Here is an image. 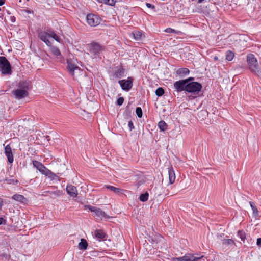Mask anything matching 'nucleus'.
<instances>
[{"mask_svg": "<svg viewBox=\"0 0 261 261\" xmlns=\"http://www.w3.org/2000/svg\"><path fill=\"white\" fill-rule=\"evenodd\" d=\"M38 37L48 46H51L52 44V43L48 39L49 37L53 38L58 42H60L59 36L53 31L50 30H48L47 31H39Z\"/></svg>", "mask_w": 261, "mask_h": 261, "instance_id": "f257e3e1", "label": "nucleus"}, {"mask_svg": "<svg viewBox=\"0 0 261 261\" xmlns=\"http://www.w3.org/2000/svg\"><path fill=\"white\" fill-rule=\"evenodd\" d=\"M247 62L249 69L252 72L260 76L261 75V69L258 64V61L254 55L249 54L247 56Z\"/></svg>", "mask_w": 261, "mask_h": 261, "instance_id": "f03ea898", "label": "nucleus"}, {"mask_svg": "<svg viewBox=\"0 0 261 261\" xmlns=\"http://www.w3.org/2000/svg\"><path fill=\"white\" fill-rule=\"evenodd\" d=\"M33 165L42 174L48 176L51 179H55L56 175L50 170L44 166L42 163L38 161H33Z\"/></svg>", "mask_w": 261, "mask_h": 261, "instance_id": "7ed1b4c3", "label": "nucleus"}, {"mask_svg": "<svg viewBox=\"0 0 261 261\" xmlns=\"http://www.w3.org/2000/svg\"><path fill=\"white\" fill-rule=\"evenodd\" d=\"M0 71L2 74L6 75L12 73L10 63L6 58L3 56H0Z\"/></svg>", "mask_w": 261, "mask_h": 261, "instance_id": "20e7f679", "label": "nucleus"}, {"mask_svg": "<svg viewBox=\"0 0 261 261\" xmlns=\"http://www.w3.org/2000/svg\"><path fill=\"white\" fill-rule=\"evenodd\" d=\"M202 86L201 84L197 82H192L186 85V91L191 93H198L201 91Z\"/></svg>", "mask_w": 261, "mask_h": 261, "instance_id": "39448f33", "label": "nucleus"}, {"mask_svg": "<svg viewBox=\"0 0 261 261\" xmlns=\"http://www.w3.org/2000/svg\"><path fill=\"white\" fill-rule=\"evenodd\" d=\"M203 257L202 255L198 254H186L184 256L180 257L173 258V261H198Z\"/></svg>", "mask_w": 261, "mask_h": 261, "instance_id": "423d86ee", "label": "nucleus"}, {"mask_svg": "<svg viewBox=\"0 0 261 261\" xmlns=\"http://www.w3.org/2000/svg\"><path fill=\"white\" fill-rule=\"evenodd\" d=\"M86 208H88L91 212L94 213V216L100 219H107L109 216L100 208L90 205H85Z\"/></svg>", "mask_w": 261, "mask_h": 261, "instance_id": "0eeeda50", "label": "nucleus"}, {"mask_svg": "<svg viewBox=\"0 0 261 261\" xmlns=\"http://www.w3.org/2000/svg\"><path fill=\"white\" fill-rule=\"evenodd\" d=\"M87 22L91 27H96L101 22V18L97 15L93 14H89L86 17Z\"/></svg>", "mask_w": 261, "mask_h": 261, "instance_id": "6e6552de", "label": "nucleus"}, {"mask_svg": "<svg viewBox=\"0 0 261 261\" xmlns=\"http://www.w3.org/2000/svg\"><path fill=\"white\" fill-rule=\"evenodd\" d=\"M134 79L132 77H127V80H122L118 81L122 90L128 91L133 87Z\"/></svg>", "mask_w": 261, "mask_h": 261, "instance_id": "1a4fd4ad", "label": "nucleus"}, {"mask_svg": "<svg viewBox=\"0 0 261 261\" xmlns=\"http://www.w3.org/2000/svg\"><path fill=\"white\" fill-rule=\"evenodd\" d=\"M103 49L104 47L97 43L92 42L90 44V52L94 57L98 56Z\"/></svg>", "mask_w": 261, "mask_h": 261, "instance_id": "9d476101", "label": "nucleus"}, {"mask_svg": "<svg viewBox=\"0 0 261 261\" xmlns=\"http://www.w3.org/2000/svg\"><path fill=\"white\" fill-rule=\"evenodd\" d=\"M188 80H181L176 81L173 84V88L177 92L186 91V85Z\"/></svg>", "mask_w": 261, "mask_h": 261, "instance_id": "9b49d317", "label": "nucleus"}, {"mask_svg": "<svg viewBox=\"0 0 261 261\" xmlns=\"http://www.w3.org/2000/svg\"><path fill=\"white\" fill-rule=\"evenodd\" d=\"M66 192L71 197L75 198L77 197L78 192L76 188L70 184H68L66 186Z\"/></svg>", "mask_w": 261, "mask_h": 261, "instance_id": "f8f14e48", "label": "nucleus"}, {"mask_svg": "<svg viewBox=\"0 0 261 261\" xmlns=\"http://www.w3.org/2000/svg\"><path fill=\"white\" fill-rule=\"evenodd\" d=\"M4 153L8 159V162L10 163H12L14 161V158L10 145H7L5 147Z\"/></svg>", "mask_w": 261, "mask_h": 261, "instance_id": "ddd939ff", "label": "nucleus"}, {"mask_svg": "<svg viewBox=\"0 0 261 261\" xmlns=\"http://www.w3.org/2000/svg\"><path fill=\"white\" fill-rule=\"evenodd\" d=\"M124 69L121 66H117L114 68L113 76L115 78L120 79L124 76Z\"/></svg>", "mask_w": 261, "mask_h": 261, "instance_id": "4468645a", "label": "nucleus"}, {"mask_svg": "<svg viewBox=\"0 0 261 261\" xmlns=\"http://www.w3.org/2000/svg\"><path fill=\"white\" fill-rule=\"evenodd\" d=\"M13 94L16 98L20 99L28 96V92L24 89H16L13 91Z\"/></svg>", "mask_w": 261, "mask_h": 261, "instance_id": "2eb2a0df", "label": "nucleus"}, {"mask_svg": "<svg viewBox=\"0 0 261 261\" xmlns=\"http://www.w3.org/2000/svg\"><path fill=\"white\" fill-rule=\"evenodd\" d=\"M67 69L69 71L70 73L71 74L72 76H74V71L75 70H80V68L77 66L76 65L72 64L71 62L69 61H67Z\"/></svg>", "mask_w": 261, "mask_h": 261, "instance_id": "dca6fc26", "label": "nucleus"}, {"mask_svg": "<svg viewBox=\"0 0 261 261\" xmlns=\"http://www.w3.org/2000/svg\"><path fill=\"white\" fill-rule=\"evenodd\" d=\"M168 170L169 176V184L171 185L173 184L175 180V174L172 167L168 168Z\"/></svg>", "mask_w": 261, "mask_h": 261, "instance_id": "f3484780", "label": "nucleus"}, {"mask_svg": "<svg viewBox=\"0 0 261 261\" xmlns=\"http://www.w3.org/2000/svg\"><path fill=\"white\" fill-rule=\"evenodd\" d=\"M93 235L99 240L103 239L106 236V234L101 229H96L94 232Z\"/></svg>", "mask_w": 261, "mask_h": 261, "instance_id": "a211bd4d", "label": "nucleus"}, {"mask_svg": "<svg viewBox=\"0 0 261 261\" xmlns=\"http://www.w3.org/2000/svg\"><path fill=\"white\" fill-rule=\"evenodd\" d=\"M132 35H133L134 38L136 40H142L145 37L144 34L140 31L136 30L133 31L132 32Z\"/></svg>", "mask_w": 261, "mask_h": 261, "instance_id": "6ab92c4d", "label": "nucleus"}, {"mask_svg": "<svg viewBox=\"0 0 261 261\" xmlns=\"http://www.w3.org/2000/svg\"><path fill=\"white\" fill-rule=\"evenodd\" d=\"M190 71L187 68H181L176 71V74L180 77H182L189 74Z\"/></svg>", "mask_w": 261, "mask_h": 261, "instance_id": "aec40b11", "label": "nucleus"}, {"mask_svg": "<svg viewBox=\"0 0 261 261\" xmlns=\"http://www.w3.org/2000/svg\"><path fill=\"white\" fill-rule=\"evenodd\" d=\"M88 247V243L84 239H81V242L79 243L78 247L80 250H85Z\"/></svg>", "mask_w": 261, "mask_h": 261, "instance_id": "412c9836", "label": "nucleus"}, {"mask_svg": "<svg viewBox=\"0 0 261 261\" xmlns=\"http://www.w3.org/2000/svg\"><path fill=\"white\" fill-rule=\"evenodd\" d=\"M12 198L13 199L21 203H23L25 200V198L23 195L20 194H15Z\"/></svg>", "mask_w": 261, "mask_h": 261, "instance_id": "4be33fe9", "label": "nucleus"}, {"mask_svg": "<svg viewBox=\"0 0 261 261\" xmlns=\"http://www.w3.org/2000/svg\"><path fill=\"white\" fill-rule=\"evenodd\" d=\"M99 3H103L106 5H108L111 6H114L115 5V0H96Z\"/></svg>", "mask_w": 261, "mask_h": 261, "instance_id": "5701e85b", "label": "nucleus"}, {"mask_svg": "<svg viewBox=\"0 0 261 261\" xmlns=\"http://www.w3.org/2000/svg\"><path fill=\"white\" fill-rule=\"evenodd\" d=\"M165 32L168 33H175L177 35H182L184 34L182 32L180 31L175 30L170 28L166 29L165 30Z\"/></svg>", "mask_w": 261, "mask_h": 261, "instance_id": "b1692460", "label": "nucleus"}, {"mask_svg": "<svg viewBox=\"0 0 261 261\" xmlns=\"http://www.w3.org/2000/svg\"><path fill=\"white\" fill-rule=\"evenodd\" d=\"M48 193L50 196H55L56 197H59L62 195V191L60 190H56V191H48L46 192Z\"/></svg>", "mask_w": 261, "mask_h": 261, "instance_id": "393cba45", "label": "nucleus"}, {"mask_svg": "<svg viewBox=\"0 0 261 261\" xmlns=\"http://www.w3.org/2000/svg\"><path fill=\"white\" fill-rule=\"evenodd\" d=\"M106 187L110 190L113 191L115 193H119L122 191V190L120 188H116L110 185H106Z\"/></svg>", "mask_w": 261, "mask_h": 261, "instance_id": "a878e982", "label": "nucleus"}, {"mask_svg": "<svg viewBox=\"0 0 261 261\" xmlns=\"http://www.w3.org/2000/svg\"><path fill=\"white\" fill-rule=\"evenodd\" d=\"M234 57V54L233 52L228 50L226 52V59L229 61H231L233 60Z\"/></svg>", "mask_w": 261, "mask_h": 261, "instance_id": "bb28decb", "label": "nucleus"}, {"mask_svg": "<svg viewBox=\"0 0 261 261\" xmlns=\"http://www.w3.org/2000/svg\"><path fill=\"white\" fill-rule=\"evenodd\" d=\"M158 127L161 131L163 132L167 129V125L165 121L162 120L159 122Z\"/></svg>", "mask_w": 261, "mask_h": 261, "instance_id": "cd10ccee", "label": "nucleus"}, {"mask_svg": "<svg viewBox=\"0 0 261 261\" xmlns=\"http://www.w3.org/2000/svg\"><path fill=\"white\" fill-rule=\"evenodd\" d=\"M223 245L228 246L229 245L234 244V242L232 239H224L222 242Z\"/></svg>", "mask_w": 261, "mask_h": 261, "instance_id": "c85d7f7f", "label": "nucleus"}, {"mask_svg": "<svg viewBox=\"0 0 261 261\" xmlns=\"http://www.w3.org/2000/svg\"><path fill=\"white\" fill-rule=\"evenodd\" d=\"M149 197V194L147 192L140 195L139 199L141 201L145 202L147 201Z\"/></svg>", "mask_w": 261, "mask_h": 261, "instance_id": "c756f323", "label": "nucleus"}, {"mask_svg": "<svg viewBox=\"0 0 261 261\" xmlns=\"http://www.w3.org/2000/svg\"><path fill=\"white\" fill-rule=\"evenodd\" d=\"M238 236L241 239V240L244 242L246 239V233L243 230H239L238 231Z\"/></svg>", "mask_w": 261, "mask_h": 261, "instance_id": "7c9ffc66", "label": "nucleus"}, {"mask_svg": "<svg viewBox=\"0 0 261 261\" xmlns=\"http://www.w3.org/2000/svg\"><path fill=\"white\" fill-rule=\"evenodd\" d=\"M51 51L52 53L56 56H58L61 55V52L59 49L56 46H53L51 48Z\"/></svg>", "mask_w": 261, "mask_h": 261, "instance_id": "2f4dec72", "label": "nucleus"}, {"mask_svg": "<svg viewBox=\"0 0 261 261\" xmlns=\"http://www.w3.org/2000/svg\"><path fill=\"white\" fill-rule=\"evenodd\" d=\"M5 181L8 184H12L13 185H15L18 182L17 180H15L11 178H6Z\"/></svg>", "mask_w": 261, "mask_h": 261, "instance_id": "473e14b6", "label": "nucleus"}, {"mask_svg": "<svg viewBox=\"0 0 261 261\" xmlns=\"http://www.w3.org/2000/svg\"><path fill=\"white\" fill-rule=\"evenodd\" d=\"M155 94L158 96H161L164 94V90L162 88L159 87L155 90Z\"/></svg>", "mask_w": 261, "mask_h": 261, "instance_id": "72a5a7b5", "label": "nucleus"}, {"mask_svg": "<svg viewBox=\"0 0 261 261\" xmlns=\"http://www.w3.org/2000/svg\"><path fill=\"white\" fill-rule=\"evenodd\" d=\"M136 113L139 118L142 117V110L140 107H137L136 109Z\"/></svg>", "mask_w": 261, "mask_h": 261, "instance_id": "f704fd0d", "label": "nucleus"}, {"mask_svg": "<svg viewBox=\"0 0 261 261\" xmlns=\"http://www.w3.org/2000/svg\"><path fill=\"white\" fill-rule=\"evenodd\" d=\"M250 206L253 211L254 214H257L258 210L257 208L254 206L253 203L250 202Z\"/></svg>", "mask_w": 261, "mask_h": 261, "instance_id": "c9c22d12", "label": "nucleus"}, {"mask_svg": "<svg viewBox=\"0 0 261 261\" xmlns=\"http://www.w3.org/2000/svg\"><path fill=\"white\" fill-rule=\"evenodd\" d=\"M123 102H124V98H123V97H120L118 98V99L117 100V104L118 106H120L122 105Z\"/></svg>", "mask_w": 261, "mask_h": 261, "instance_id": "e433bc0d", "label": "nucleus"}, {"mask_svg": "<svg viewBox=\"0 0 261 261\" xmlns=\"http://www.w3.org/2000/svg\"><path fill=\"white\" fill-rule=\"evenodd\" d=\"M196 11L198 13H202L204 12V10L203 9L202 6H198L196 7Z\"/></svg>", "mask_w": 261, "mask_h": 261, "instance_id": "4c0bfd02", "label": "nucleus"}, {"mask_svg": "<svg viewBox=\"0 0 261 261\" xmlns=\"http://www.w3.org/2000/svg\"><path fill=\"white\" fill-rule=\"evenodd\" d=\"M128 126L130 131H132L134 128V124L132 121L128 122Z\"/></svg>", "mask_w": 261, "mask_h": 261, "instance_id": "58836bf2", "label": "nucleus"}, {"mask_svg": "<svg viewBox=\"0 0 261 261\" xmlns=\"http://www.w3.org/2000/svg\"><path fill=\"white\" fill-rule=\"evenodd\" d=\"M146 5L147 7L148 8H151L152 9H154L155 8V6L150 3H146Z\"/></svg>", "mask_w": 261, "mask_h": 261, "instance_id": "ea45409f", "label": "nucleus"}, {"mask_svg": "<svg viewBox=\"0 0 261 261\" xmlns=\"http://www.w3.org/2000/svg\"><path fill=\"white\" fill-rule=\"evenodd\" d=\"M207 114V111H200V112H199L198 113V116H199L200 115H206Z\"/></svg>", "mask_w": 261, "mask_h": 261, "instance_id": "a19ab883", "label": "nucleus"}, {"mask_svg": "<svg viewBox=\"0 0 261 261\" xmlns=\"http://www.w3.org/2000/svg\"><path fill=\"white\" fill-rule=\"evenodd\" d=\"M256 244L258 246L261 247V238H258L257 239Z\"/></svg>", "mask_w": 261, "mask_h": 261, "instance_id": "79ce46f5", "label": "nucleus"}, {"mask_svg": "<svg viewBox=\"0 0 261 261\" xmlns=\"http://www.w3.org/2000/svg\"><path fill=\"white\" fill-rule=\"evenodd\" d=\"M24 11L27 13H28V14H31V13H33V11L30 10H25Z\"/></svg>", "mask_w": 261, "mask_h": 261, "instance_id": "37998d69", "label": "nucleus"}, {"mask_svg": "<svg viewBox=\"0 0 261 261\" xmlns=\"http://www.w3.org/2000/svg\"><path fill=\"white\" fill-rule=\"evenodd\" d=\"M3 205V200L0 198V210H1L2 208V205Z\"/></svg>", "mask_w": 261, "mask_h": 261, "instance_id": "c03bdc74", "label": "nucleus"}, {"mask_svg": "<svg viewBox=\"0 0 261 261\" xmlns=\"http://www.w3.org/2000/svg\"><path fill=\"white\" fill-rule=\"evenodd\" d=\"M193 79H194L193 77H189V78L186 79V80H188L187 83H190L189 82L190 81H191V80H192Z\"/></svg>", "mask_w": 261, "mask_h": 261, "instance_id": "a18cd8bd", "label": "nucleus"}, {"mask_svg": "<svg viewBox=\"0 0 261 261\" xmlns=\"http://www.w3.org/2000/svg\"><path fill=\"white\" fill-rule=\"evenodd\" d=\"M5 3V0H0V6L3 5Z\"/></svg>", "mask_w": 261, "mask_h": 261, "instance_id": "49530a36", "label": "nucleus"}, {"mask_svg": "<svg viewBox=\"0 0 261 261\" xmlns=\"http://www.w3.org/2000/svg\"><path fill=\"white\" fill-rule=\"evenodd\" d=\"M3 220V218H0V225L2 224Z\"/></svg>", "mask_w": 261, "mask_h": 261, "instance_id": "de8ad7c7", "label": "nucleus"}, {"mask_svg": "<svg viewBox=\"0 0 261 261\" xmlns=\"http://www.w3.org/2000/svg\"><path fill=\"white\" fill-rule=\"evenodd\" d=\"M49 138H50V137H49V136H47L46 137V139H47L48 141H49V140H50Z\"/></svg>", "mask_w": 261, "mask_h": 261, "instance_id": "09e8293b", "label": "nucleus"}, {"mask_svg": "<svg viewBox=\"0 0 261 261\" xmlns=\"http://www.w3.org/2000/svg\"><path fill=\"white\" fill-rule=\"evenodd\" d=\"M214 60H215V61L218 60V57H216H216H214Z\"/></svg>", "mask_w": 261, "mask_h": 261, "instance_id": "8fccbe9b", "label": "nucleus"}, {"mask_svg": "<svg viewBox=\"0 0 261 261\" xmlns=\"http://www.w3.org/2000/svg\"><path fill=\"white\" fill-rule=\"evenodd\" d=\"M165 194L166 195H168L169 194V192L166 193Z\"/></svg>", "mask_w": 261, "mask_h": 261, "instance_id": "3c124183", "label": "nucleus"}]
</instances>
